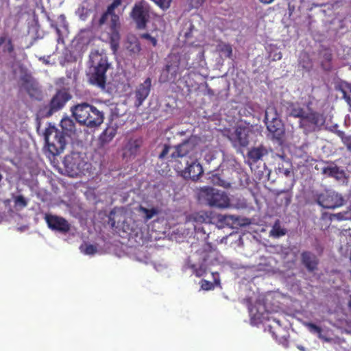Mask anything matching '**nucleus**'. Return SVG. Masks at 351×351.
<instances>
[{
    "instance_id": "1",
    "label": "nucleus",
    "mask_w": 351,
    "mask_h": 351,
    "mask_svg": "<svg viewBox=\"0 0 351 351\" xmlns=\"http://www.w3.org/2000/svg\"><path fill=\"white\" fill-rule=\"evenodd\" d=\"M121 4L122 0H113V1L107 6L106 10L101 14L99 19L94 16L92 20V24L94 27L101 28L110 18V21L107 27V34L110 49L114 54H115L119 49L121 40L120 17L114 11Z\"/></svg>"
},
{
    "instance_id": "2",
    "label": "nucleus",
    "mask_w": 351,
    "mask_h": 351,
    "mask_svg": "<svg viewBox=\"0 0 351 351\" xmlns=\"http://www.w3.org/2000/svg\"><path fill=\"white\" fill-rule=\"evenodd\" d=\"M71 112L79 123L88 128L99 126L104 119L103 112L86 102L73 106Z\"/></svg>"
},
{
    "instance_id": "3",
    "label": "nucleus",
    "mask_w": 351,
    "mask_h": 351,
    "mask_svg": "<svg viewBox=\"0 0 351 351\" xmlns=\"http://www.w3.org/2000/svg\"><path fill=\"white\" fill-rule=\"evenodd\" d=\"M92 62L88 82L90 84L104 90L106 85V72L111 67V64L108 62V58L101 54H97Z\"/></svg>"
},
{
    "instance_id": "4",
    "label": "nucleus",
    "mask_w": 351,
    "mask_h": 351,
    "mask_svg": "<svg viewBox=\"0 0 351 351\" xmlns=\"http://www.w3.org/2000/svg\"><path fill=\"white\" fill-rule=\"evenodd\" d=\"M196 149L197 146L194 140L189 138L175 147H171L167 144L164 145L158 158L160 160L165 159L170 151H171L169 161H178L179 158H183L188 156L191 157L196 152Z\"/></svg>"
},
{
    "instance_id": "5",
    "label": "nucleus",
    "mask_w": 351,
    "mask_h": 351,
    "mask_svg": "<svg viewBox=\"0 0 351 351\" xmlns=\"http://www.w3.org/2000/svg\"><path fill=\"white\" fill-rule=\"evenodd\" d=\"M265 122L267 129L271 134L273 138L282 143L285 134L283 123L278 117L276 110L274 107L267 108L265 113Z\"/></svg>"
},
{
    "instance_id": "6",
    "label": "nucleus",
    "mask_w": 351,
    "mask_h": 351,
    "mask_svg": "<svg viewBox=\"0 0 351 351\" xmlns=\"http://www.w3.org/2000/svg\"><path fill=\"white\" fill-rule=\"evenodd\" d=\"M201 197L210 207L226 208L230 206V200L228 195L212 187H205L200 191Z\"/></svg>"
},
{
    "instance_id": "7",
    "label": "nucleus",
    "mask_w": 351,
    "mask_h": 351,
    "mask_svg": "<svg viewBox=\"0 0 351 351\" xmlns=\"http://www.w3.org/2000/svg\"><path fill=\"white\" fill-rule=\"evenodd\" d=\"M45 140L49 152L53 156L62 153L66 145L65 136L54 126L49 127L45 130Z\"/></svg>"
},
{
    "instance_id": "8",
    "label": "nucleus",
    "mask_w": 351,
    "mask_h": 351,
    "mask_svg": "<svg viewBox=\"0 0 351 351\" xmlns=\"http://www.w3.org/2000/svg\"><path fill=\"white\" fill-rule=\"evenodd\" d=\"M71 99V95L66 89L58 90L52 97L49 104L40 108V113L43 117H49L62 109Z\"/></svg>"
},
{
    "instance_id": "9",
    "label": "nucleus",
    "mask_w": 351,
    "mask_h": 351,
    "mask_svg": "<svg viewBox=\"0 0 351 351\" xmlns=\"http://www.w3.org/2000/svg\"><path fill=\"white\" fill-rule=\"evenodd\" d=\"M178 62V59L175 56L170 54L168 56L167 64L160 75V81L163 82L176 83L183 72Z\"/></svg>"
},
{
    "instance_id": "10",
    "label": "nucleus",
    "mask_w": 351,
    "mask_h": 351,
    "mask_svg": "<svg viewBox=\"0 0 351 351\" xmlns=\"http://www.w3.org/2000/svg\"><path fill=\"white\" fill-rule=\"evenodd\" d=\"M130 16L135 21L138 29H145L149 19V4L145 1L136 3L132 8Z\"/></svg>"
},
{
    "instance_id": "11",
    "label": "nucleus",
    "mask_w": 351,
    "mask_h": 351,
    "mask_svg": "<svg viewBox=\"0 0 351 351\" xmlns=\"http://www.w3.org/2000/svg\"><path fill=\"white\" fill-rule=\"evenodd\" d=\"M252 132L251 126L243 124L238 125L233 132H230L228 138L234 147H245L250 143L249 137Z\"/></svg>"
},
{
    "instance_id": "12",
    "label": "nucleus",
    "mask_w": 351,
    "mask_h": 351,
    "mask_svg": "<svg viewBox=\"0 0 351 351\" xmlns=\"http://www.w3.org/2000/svg\"><path fill=\"white\" fill-rule=\"evenodd\" d=\"M64 165L66 169L70 170L73 174L81 173L84 169H88L89 166L82 156L80 152H73L64 158Z\"/></svg>"
},
{
    "instance_id": "13",
    "label": "nucleus",
    "mask_w": 351,
    "mask_h": 351,
    "mask_svg": "<svg viewBox=\"0 0 351 351\" xmlns=\"http://www.w3.org/2000/svg\"><path fill=\"white\" fill-rule=\"evenodd\" d=\"M317 202L323 208H335L343 205V199L334 191H326L318 195Z\"/></svg>"
},
{
    "instance_id": "14",
    "label": "nucleus",
    "mask_w": 351,
    "mask_h": 351,
    "mask_svg": "<svg viewBox=\"0 0 351 351\" xmlns=\"http://www.w3.org/2000/svg\"><path fill=\"white\" fill-rule=\"evenodd\" d=\"M20 80L22 82V87L30 97L38 99L41 96L42 92L39 84L30 73H23Z\"/></svg>"
},
{
    "instance_id": "15",
    "label": "nucleus",
    "mask_w": 351,
    "mask_h": 351,
    "mask_svg": "<svg viewBox=\"0 0 351 351\" xmlns=\"http://www.w3.org/2000/svg\"><path fill=\"white\" fill-rule=\"evenodd\" d=\"M45 219L49 228L52 230L65 234L71 229L69 223L62 217L47 214Z\"/></svg>"
},
{
    "instance_id": "16",
    "label": "nucleus",
    "mask_w": 351,
    "mask_h": 351,
    "mask_svg": "<svg viewBox=\"0 0 351 351\" xmlns=\"http://www.w3.org/2000/svg\"><path fill=\"white\" fill-rule=\"evenodd\" d=\"M186 162L188 165L184 168V169H182V167L176 165V170L181 173V176L184 179H190L193 181L197 180L203 174L204 171L202 166L196 161L192 162L190 165H189L188 160H186Z\"/></svg>"
},
{
    "instance_id": "17",
    "label": "nucleus",
    "mask_w": 351,
    "mask_h": 351,
    "mask_svg": "<svg viewBox=\"0 0 351 351\" xmlns=\"http://www.w3.org/2000/svg\"><path fill=\"white\" fill-rule=\"evenodd\" d=\"M319 123V114L316 112H306L299 121V126L306 133L312 132Z\"/></svg>"
},
{
    "instance_id": "18",
    "label": "nucleus",
    "mask_w": 351,
    "mask_h": 351,
    "mask_svg": "<svg viewBox=\"0 0 351 351\" xmlns=\"http://www.w3.org/2000/svg\"><path fill=\"white\" fill-rule=\"evenodd\" d=\"M152 86V80L149 77L140 84L136 88L134 92L135 101L134 106L136 108L140 107L144 101L147 98L149 95Z\"/></svg>"
},
{
    "instance_id": "19",
    "label": "nucleus",
    "mask_w": 351,
    "mask_h": 351,
    "mask_svg": "<svg viewBox=\"0 0 351 351\" xmlns=\"http://www.w3.org/2000/svg\"><path fill=\"white\" fill-rule=\"evenodd\" d=\"M142 145V138H130L123 147V158H135L139 153Z\"/></svg>"
},
{
    "instance_id": "20",
    "label": "nucleus",
    "mask_w": 351,
    "mask_h": 351,
    "mask_svg": "<svg viewBox=\"0 0 351 351\" xmlns=\"http://www.w3.org/2000/svg\"><path fill=\"white\" fill-rule=\"evenodd\" d=\"M301 262L309 272H313L318 269L319 259L313 252L304 251L301 254Z\"/></svg>"
},
{
    "instance_id": "21",
    "label": "nucleus",
    "mask_w": 351,
    "mask_h": 351,
    "mask_svg": "<svg viewBox=\"0 0 351 351\" xmlns=\"http://www.w3.org/2000/svg\"><path fill=\"white\" fill-rule=\"evenodd\" d=\"M214 213L208 211H199L191 214L189 219L197 223H212L214 220Z\"/></svg>"
},
{
    "instance_id": "22",
    "label": "nucleus",
    "mask_w": 351,
    "mask_h": 351,
    "mask_svg": "<svg viewBox=\"0 0 351 351\" xmlns=\"http://www.w3.org/2000/svg\"><path fill=\"white\" fill-rule=\"evenodd\" d=\"M322 173L337 180L343 179L345 176L343 170L340 169L337 165H330L322 169Z\"/></svg>"
},
{
    "instance_id": "23",
    "label": "nucleus",
    "mask_w": 351,
    "mask_h": 351,
    "mask_svg": "<svg viewBox=\"0 0 351 351\" xmlns=\"http://www.w3.org/2000/svg\"><path fill=\"white\" fill-rule=\"evenodd\" d=\"M267 154L268 152L267 149L264 146L260 145L258 147L252 148L248 152L247 156L250 160L256 163Z\"/></svg>"
},
{
    "instance_id": "24",
    "label": "nucleus",
    "mask_w": 351,
    "mask_h": 351,
    "mask_svg": "<svg viewBox=\"0 0 351 351\" xmlns=\"http://www.w3.org/2000/svg\"><path fill=\"white\" fill-rule=\"evenodd\" d=\"M138 211L142 215L145 222L152 219L154 216L159 215L160 213V209L157 207L147 208L141 205L138 206Z\"/></svg>"
},
{
    "instance_id": "25",
    "label": "nucleus",
    "mask_w": 351,
    "mask_h": 351,
    "mask_svg": "<svg viewBox=\"0 0 351 351\" xmlns=\"http://www.w3.org/2000/svg\"><path fill=\"white\" fill-rule=\"evenodd\" d=\"M171 55L175 56L177 58L178 62V64L183 71L184 70H189L191 67V64L189 62V52L182 51V53H171Z\"/></svg>"
},
{
    "instance_id": "26",
    "label": "nucleus",
    "mask_w": 351,
    "mask_h": 351,
    "mask_svg": "<svg viewBox=\"0 0 351 351\" xmlns=\"http://www.w3.org/2000/svg\"><path fill=\"white\" fill-rule=\"evenodd\" d=\"M274 322H275L278 325V328L276 331L271 330L272 326H269V331L272 333L274 338L281 344H282L285 348L288 347L289 341L288 339L286 337L285 335H283L281 337H279L278 334V332H283L284 330L281 328V324L280 321L274 318L273 319Z\"/></svg>"
},
{
    "instance_id": "27",
    "label": "nucleus",
    "mask_w": 351,
    "mask_h": 351,
    "mask_svg": "<svg viewBox=\"0 0 351 351\" xmlns=\"http://www.w3.org/2000/svg\"><path fill=\"white\" fill-rule=\"evenodd\" d=\"M60 125L62 130L61 132H62L64 136H70L73 132H75V123L69 117L63 118L60 121Z\"/></svg>"
},
{
    "instance_id": "28",
    "label": "nucleus",
    "mask_w": 351,
    "mask_h": 351,
    "mask_svg": "<svg viewBox=\"0 0 351 351\" xmlns=\"http://www.w3.org/2000/svg\"><path fill=\"white\" fill-rule=\"evenodd\" d=\"M306 111L298 104L289 103L287 107V114L289 117L299 118L300 119L304 116Z\"/></svg>"
},
{
    "instance_id": "29",
    "label": "nucleus",
    "mask_w": 351,
    "mask_h": 351,
    "mask_svg": "<svg viewBox=\"0 0 351 351\" xmlns=\"http://www.w3.org/2000/svg\"><path fill=\"white\" fill-rule=\"evenodd\" d=\"M5 43V46L3 48V52H7L8 53H11L14 50V47L12 43V40L10 38L8 37L6 34L0 36V47Z\"/></svg>"
},
{
    "instance_id": "30",
    "label": "nucleus",
    "mask_w": 351,
    "mask_h": 351,
    "mask_svg": "<svg viewBox=\"0 0 351 351\" xmlns=\"http://www.w3.org/2000/svg\"><path fill=\"white\" fill-rule=\"evenodd\" d=\"M127 50L132 54H136L141 50V44L138 40L134 37L129 38L126 46Z\"/></svg>"
},
{
    "instance_id": "31",
    "label": "nucleus",
    "mask_w": 351,
    "mask_h": 351,
    "mask_svg": "<svg viewBox=\"0 0 351 351\" xmlns=\"http://www.w3.org/2000/svg\"><path fill=\"white\" fill-rule=\"evenodd\" d=\"M12 197L14 204V206L18 210H22L28 204V200L21 195L16 196L12 195Z\"/></svg>"
},
{
    "instance_id": "32",
    "label": "nucleus",
    "mask_w": 351,
    "mask_h": 351,
    "mask_svg": "<svg viewBox=\"0 0 351 351\" xmlns=\"http://www.w3.org/2000/svg\"><path fill=\"white\" fill-rule=\"evenodd\" d=\"M335 134L342 141L343 143L348 148L351 149V136H347L344 132L341 130H336Z\"/></svg>"
},
{
    "instance_id": "33",
    "label": "nucleus",
    "mask_w": 351,
    "mask_h": 351,
    "mask_svg": "<svg viewBox=\"0 0 351 351\" xmlns=\"http://www.w3.org/2000/svg\"><path fill=\"white\" fill-rule=\"evenodd\" d=\"M80 250L84 254L93 255L97 252V247L94 245L86 244L84 245L80 246Z\"/></svg>"
},
{
    "instance_id": "34",
    "label": "nucleus",
    "mask_w": 351,
    "mask_h": 351,
    "mask_svg": "<svg viewBox=\"0 0 351 351\" xmlns=\"http://www.w3.org/2000/svg\"><path fill=\"white\" fill-rule=\"evenodd\" d=\"M212 182L220 186H223L224 188H228L230 186V183L222 179L219 175L215 174L212 177Z\"/></svg>"
},
{
    "instance_id": "35",
    "label": "nucleus",
    "mask_w": 351,
    "mask_h": 351,
    "mask_svg": "<svg viewBox=\"0 0 351 351\" xmlns=\"http://www.w3.org/2000/svg\"><path fill=\"white\" fill-rule=\"evenodd\" d=\"M285 234H286L285 230L281 228L280 226L278 223H276L274 225V226L271 230V234L274 237H276L283 236Z\"/></svg>"
},
{
    "instance_id": "36",
    "label": "nucleus",
    "mask_w": 351,
    "mask_h": 351,
    "mask_svg": "<svg viewBox=\"0 0 351 351\" xmlns=\"http://www.w3.org/2000/svg\"><path fill=\"white\" fill-rule=\"evenodd\" d=\"M114 135H115V132L114 130H112L110 132H108V130H106L102 133L100 138L103 142H108L114 138Z\"/></svg>"
},
{
    "instance_id": "37",
    "label": "nucleus",
    "mask_w": 351,
    "mask_h": 351,
    "mask_svg": "<svg viewBox=\"0 0 351 351\" xmlns=\"http://www.w3.org/2000/svg\"><path fill=\"white\" fill-rule=\"evenodd\" d=\"M140 37L143 39L148 40L154 47H156L158 44L157 39L155 37L152 36L148 33H144L140 35Z\"/></svg>"
},
{
    "instance_id": "38",
    "label": "nucleus",
    "mask_w": 351,
    "mask_h": 351,
    "mask_svg": "<svg viewBox=\"0 0 351 351\" xmlns=\"http://www.w3.org/2000/svg\"><path fill=\"white\" fill-rule=\"evenodd\" d=\"M306 326L311 332L321 335L322 330L319 326L313 323H308Z\"/></svg>"
},
{
    "instance_id": "39",
    "label": "nucleus",
    "mask_w": 351,
    "mask_h": 351,
    "mask_svg": "<svg viewBox=\"0 0 351 351\" xmlns=\"http://www.w3.org/2000/svg\"><path fill=\"white\" fill-rule=\"evenodd\" d=\"M350 215L351 214H349L348 212H345V213H339L335 215V216L339 220H346V219H348L350 218Z\"/></svg>"
},
{
    "instance_id": "40",
    "label": "nucleus",
    "mask_w": 351,
    "mask_h": 351,
    "mask_svg": "<svg viewBox=\"0 0 351 351\" xmlns=\"http://www.w3.org/2000/svg\"><path fill=\"white\" fill-rule=\"evenodd\" d=\"M212 283L209 281L203 280H202V288L204 290H209L212 288Z\"/></svg>"
},
{
    "instance_id": "41",
    "label": "nucleus",
    "mask_w": 351,
    "mask_h": 351,
    "mask_svg": "<svg viewBox=\"0 0 351 351\" xmlns=\"http://www.w3.org/2000/svg\"><path fill=\"white\" fill-rule=\"evenodd\" d=\"M275 157H277V158L281 159L282 161H286V162H289V161L287 160L286 155L284 153H282V154H276Z\"/></svg>"
},
{
    "instance_id": "42",
    "label": "nucleus",
    "mask_w": 351,
    "mask_h": 351,
    "mask_svg": "<svg viewBox=\"0 0 351 351\" xmlns=\"http://www.w3.org/2000/svg\"><path fill=\"white\" fill-rule=\"evenodd\" d=\"M194 28V26L193 25L191 24L190 25V27H189V32H185L184 34V36L186 38H189L191 37V32H192V29Z\"/></svg>"
},
{
    "instance_id": "43",
    "label": "nucleus",
    "mask_w": 351,
    "mask_h": 351,
    "mask_svg": "<svg viewBox=\"0 0 351 351\" xmlns=\"http://www.w3.org/2000/svg\"><path fill=\"white\" fill-rule=\"evenodd\" d=\"M194 1L197 5H201L206 0H191Z\"/></svg>"
},
{
    "instance_id": "44",
    "label": "nucleus",
    "mask_w": 351,
    "mask_h": 351,
    "mask_svg": "<svg viewBox=\"0 0 351 351\" xmlns=\"http://www.w3.org/2000/svg\"><path fill=\"white\" fill-rule=\"evenodd\" d=\"M283 173L286 176H289L290 174V170L288 169H283Z\"/></svg>"
},
{
    "instance_id": "45",
    "label": "nucleus",
    "mask_w": 351,
    "mask_h": 351,
    "mask_svg": "<svg viewBox=\"0 0 351 351\" xmlns=\"http://www.w3.org/2000/svg\"><path fill=\"white\" fill-rule=\"evenodd\" d=\"M204 272V271H202L201 269L197 270L196 271V276L199 277V276L203 275Z\"/></svg>"
},
{
    "instance_id": "46",
    "label": "nucleus",
    "mask_w": 351,
    "mask_h": 351,
    "mask_svg": "<svg viewBox=\"0 0 351 351\" xmlns=\"http://www.w3.org/2000/svg\"><path fill=\"white\" fill-rule=\"evenodd\" d=\"M262 3H271L274 0H260Z\"/></svg>"
},
{
    "instance_id": "47",
    "label": "nucleus",
    "mask_w": 351,
    "mask_h": 351,
    "mask_svg": "<svg viewBox=\"0 0 351 351\" xmlns=\"http://www.w3.org/2000/svg\"><path fill=\"white\" fill-rule=\"evenodd\" d=\"M348 305L349 308L351 309V295L350 296V300H349Z\"/></svg>"
},
{
    "instance_id": "48",
    "label": "nucleus",
    "mask_w": 351,
    "mask_h": 351,
    "mask_svg": "<svg viewBox=\"0 0 351 351\" xmlns=\"http://www.w3.org/2000/svg\"><path fill=\"white\" fill-rule=\"evenodd\" d=\"M208 93L210 95H214V93L213 91V90H211L210 88H208Z\"/></svg>"
},
{
    "instance_id": "49",
    "label": "nucleus",
    "mask_w": 351,
    "mask_h": 351,
    "mask_svg": "<svg viewBox=\"0 0 351 351\" xmlns=\"http://www.w3.org/2000/svg\"><path fill=\"white\" fill-rule=\"evenodd\" d=\"M298 348L302 351H305L304 348L302 346H298Z\"/></svg>"
},
{
    "instance_id": "50",
    "label": "nucleus",
    "mask_w": 351,
    "mask_h": 351,
    "mask_svg": "<svg viewBox=\"0 0 351 351\" xmlns=\"http://www.w3.org/2000/svg\"><path fill=\"white\" fill-rule=\"evenodd\" d=\"M56 32L59 35L60 34V30L58 27H56Z\"/></svg>"
},
{
    "instance_id": "51",
    "label": "nucleus",
    "mask_w": 351,
    "mask_h": 351,
    "mask_svg": "<svg viewBox=\"0 0 351 351\" xmlns=\"http://www.w3.org/2000/svg\"><path fill=\"white\" fill-rule=\"evenodd\" d=\"M86 16H83V14L81 15L80 18L82 19V20H85L86 19Z\"/></svg>"
},
{
    "instance_id": "52",
    "label": "nucleus",
    "mask_w": 351,
    "mask_h": 351,
    "mask_svg": "<svg viewBox=\"0 0 351 351\" xmlns=\"http://www.w3.org/2000/svg\"><path fill=\"white\" fill-rule=\"evenodd\" d=\"M3 179V176L1 175V173H0V182H1Z\"/></svg>"
}]
</instances>
